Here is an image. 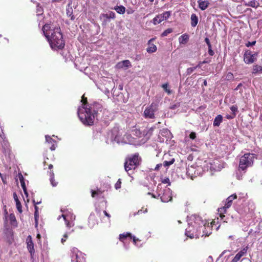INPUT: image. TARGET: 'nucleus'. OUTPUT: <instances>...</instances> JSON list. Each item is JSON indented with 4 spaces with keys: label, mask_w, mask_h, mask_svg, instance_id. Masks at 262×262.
<instances>
[{
    "label": "nucleus",
    "mask_w": 262,
    "mask_h": 262,
    "mask_svg": "<svg viewBox=\"0 0 262 262\" xmlns=\"http://www.w3.org/2000/svg\"><path fill=\"white\" fill-rule=\"evenodd\" d=\"M42 30L52 49L57 50L64 48V41L59 27H54L51 24H45Z\"/></svg>",
    "instance_id": "obj_1"
},
{
    "label": "nucleus",
    "mask_w": 262,
    "mask_h": 262,
    "mask_svg": "<svg viewBox=\"0 0 262 262\" xmlns=\"http://www.w3.org/2000/svg\"><path fill=\"white\" fill-rule=\"evenodd\" d=\"M86 101V98H85L83 95L81 100L82 106L79 107L77 113L79 119L83 124L85 125H92L94 123L96 113L99 110L101 111L102 105L98 103H95L93 104V110H92V108L88 107Z\"/></svg>",
    "instance_id": "obj_2"
},
{
    "label": "nucleus",
    "mask_w": 262,
    "mask_h": 262,
    "mask_svg": "<svg viewBox=\"0 0 262 262\" xmlns=\"http://www.w3.org/2000/svg\"><path fill=\"white\" fill-rule=\"evenodd\" d=\"M92 196L93 198L102 200V201H100V205L97 204L96 205V214L101 220L102 222H109L111 216L104 209L106 202L103 200L102 191L100 189H97L96 191L92 190Z\"/></svg>",
    "instance_id": "obj_3"
},
{
    "label": "nucleus",
    "mask_w": 262,
    "mask_h": 262,
    "mask_svg": "<svg viewBox=\"0 0 262 262\" xmlns=\"http://www.w3.org/2000/svg\"><path fill=\"white\" fill-rule=\"evenodd\" d=\"M141 158L139 153L128 156L125 160L124 168L125 171L130 174L134 172V171L140 165L141 162Z\"/></svg>",
    "instance_id": "obj_4"
},
{
    "label": "nucleus",
    "mask_w": 262,
    "mask_h": 262,
    "mask_svg": "<svg viewBox=\"0 0 262 262\" xmlns=\"http://www.w3.org/2000/svg\"><path fill=\"white\" fill-rule=\"evenodd\" d=\"M102 84H97V88L103 92L108 97L111 98V96L114 97V92L113 90L115 88V82L112 78H103Z\"/></svg>",
    "instance_id": "obj_5"
},
{
    "label": "nucleus",
    "mask_w": 262,
    "mask_h": 262,
    "mask_svg": "<svg viewBox=\"0 0 262 262\" xmlns=\"http://www.w3.org/2000/svg\"><path fill=\"white\" fill-rule=\"evenodd\" d=\"M256 155L254 154L246 153L239 159V170L244 171L253 165L254 160L256 159Z\"/></svg>",
    "instance_id": "obj_6"
},
{
    "label": "nucleus",
    "mask_w": 262,
    "mask_h": 262,
    "mask_svg": "<svg viewBox=\"0 0 262 262\" xmlns=\"http://www.w3.org/2000/svg\"><path fill=\"white\" fill-rule=\"evenodd\" d=\"M215 222L213 221L210 223V225L208 224L207 226L204 225L201 226H195V232H196V234L198 235V238L200 236L202 237L204 235L208 236L211 233V228L215 225Z\"/></svg>",
    "instance_id": "obj_7"
},
{
    "label": "nucleus",
    "mask_w": 262,
    "mask_h": 262,
    "mask_svg": "<svg viewBox=\"0 0 262 262\" xmlns=\"http://www.w3.org/2000/svg\"><path fill=\"white\" fill-rule=\"evenodd\" d=\"M159 100H157L153 102L150 105L146 107L144 112V116L146 119H154L155 118V113L158 110Z\"/></svg>",
    "instance_id": "obj_8"
},
{
    "label": "nucleus",
    "mask_w": 262,
    "mask_h": 262,
    "mask_svg": "<svg viewBox=\"0 0 262 262\" xmlns=\"http://www.w3.org/2000/svg\"><path fill=\"white\" fill-rule=\"evenodd\" d=\"M257 52H252L250 50H246L244 54V61L246 64H252L257 59Z\"/></svg>",
    "instance_id": "obj_9"
},
{
    "label": "nucleus",
    "mask_w": 262,
    "mask_h": 262,
    "mask_svg": "<svg viewBox=\"0 0 262 262\" xmlns=\"http://www.w3.org/2000/svg\"><path fill=\"white\" fill-rule=\"evenodd\" d=\"M236 198L237 195L236 194H233L230 195L226 199L224 206L219 209V211L220 212V216L222 219L225 217V215L223 214L226 212V209L229 208L232 205L233 201Z\"/></svg>",
    "instance_id": "obj_10"
},
{
    "label": "nucleus",
    "mask_w": 262,
    "mask_h": 262,
    "mask_svg": "<svg viewBox=\"0 0 262 262\" xmlns=\"http://www.w3.org/2000/svg\"><path fill=\"white\" fill-rule=\"evenodd\" d=\"M71 257L72 262H83V256L81 252L75 247L71 249Z\"/></svg>",
    "instance_id": "obj_11"
},
{
    "label": "nucleus",
    "mask_w": 262,
    "mask_h": 262,
    "mask_svg": "<svg viewBox=\"0 0 262 262\" xmlns=\"http://www.w3.org/2000/svg\"><path fill=\"white\" fill-rule=\"evenodd\" d=\"M61 216L63 218L68 227L70 228L74 225L73 221L75 220L76 216L73 213L67 211L63 212Z\"/></svg>",
    "instance_id": "obj_12"
},
{
    "label": "nucleus",
    "mask_w": 262,
    "mask_h": 262,
    "mask_svg": "<svg viewBox=\"0 0 262 262\" xmlns=\"http://www.w3.org/2000/svg\"><path fill=\"white\" fill-rule=\"evenodd\" d=\"M171 13L170 11H165L162 14H159L154 17L152 19V23L154 25H157L162 21L167 19L170 16Z\"/></svg>",
    "instance_id": "obj_13"
},
{
    "label": "nucleus",
    "mask_w": 262,
    "mask_h": 262,
    "mask_svg": "<svg viewBox=\"0 0 262 262\" xmlns=\"http://www.w3.org/2000/svg\"><path fill=\"white\" fill-rule=\"evenodd\" d=\"M195 227L194 226H189L185 230V235L190 238H198V235L196 234Z\"/></svg>",
    "instance_id": "obj_14"
},
{
    "label": "nucleus",
    "mask_w": 262,
    "mask_h": 262,
    "mask_svg": "<svg viewBox=\"0 0 262 262\" xmlns=\"http://www.w3.org/2000/svg\"><path fill=\"white\" fill-rule=\"evenodd\" d=\"M132 239L134 243L136 244L138 239H136L135 236H132L130 233H123L119 235V239L123 243L125 242L127 239L130 241Z\"/></svg>",
    "instance_id": "obj_15"
},
{
    "label": "nucleus",
    "mask_w": 262,
    "mask_h": 262,
    "mask_svg": "<svg viewBox=\"0 0 262 262\" xmlns=\"http://www.w3.org/2000/svg\"><path fill=\"white\" fill-rule=\"evenodd\" d=\"M26 243L27 245V249L31 255L32 256L34 254L35 250L34 249V244L31 235L27 236L26 239Z\"/></svg>",
    "instance_id": "obj_16"
},
{
    "label": "nucleus",
    "mask_w": 262,
    "mask_h": 262,
    "mask_svg": "<svg viewBox=\"0 0 262 262\" xmlns=\"http://www.w3.org/2000/svg\"><path fill=\"white\" fill-rule=\"evenodd\" d=\"M248 249V246H246V247L242 249L239 252H238L236 254L235 257L231 260V262H237L242 256H243L247 253Z\"/></svg>",
    "instance_id": "obj_17"
},
{
    "label": "nucleus",
    "mask_w": 262,
    "mask_h": 262,
    "mask_svg": "<svg viewBox=\"0 0 262 262\" xmlns=\"http://www.w3.org/2000/svg\"><path fill=\"white\" fill-rule=\"evenodd\" d=\"M160 199L163 202H168L172 200V196L168 190H164V192L160 196Z\"/></svg>",
    "instance_id": "obj_18"
},
{
    "label": "nucleus",
    "mask_w": 262,
    "mask_h": 262,
    "mask_svg": "<svg viewBox=\"0 0 262 262\" xmlns=\"http://www.w3.org/2000/svg\"><path fill=\"white\" fill-rule=\"evenodd\" d=\"M132 66L131 63L129 61V60H125L123 61H122L121 62H119L117 63V64L116 65V67L117 68H125V69H127L129 67H130Z\"/></svg>",
    "instance_id": "obj_19"
},
{
    "label": "nucleus",
    "mask_w": 262,
    "mask_h": 262,
    "mask_svg": "<svg viewBox=\"0 0 262 262\" xmlns=\"http://www.w3.org/2000/svg\"><path fill=\"white\" fill-rule=\"evenodd\" d=\"M154 40L155 38H151L148 42V47L147 48L146 51L149 53H154L157 51L156 46L152 43V41Z\"/></svg>",
    "instance_id": "obj_20"
},
{
    "label": "nucleus",
    "mask_w": 262,
    "mask_h": 262,
    "mask_svg": "<svg viewBox=\"0 0 262 262\" xmlns=\"http://www.w3.org/2000/svg\"><path fill=\"white\" fill-rule=\"evenodd\" d=\"M46 141L49 144H51V146L50 148L51 150H54L56 147V142L53 140L50 136L46 135L45 136Z\"/></svg>",
    "instance_id": "obj_21"
},
{
    "label": "nucleus",
    "mask_w": 262,
    "mask_h": 262,
    "mask_svg": "<svg viewBox=\"0 0 262 262\" xmlns=\"http://www.w3.org/2000/svg\"><path fill=\"white\" fill-rule=\"evenodd\" d=\"M198 3L199 8L202 10L206 9L209 5V3L207 1L199 0Z\"/></svg>",
    "instance_id": "obj_22"
},
{
    "label": "nucleus",
    "mask_w": 262,
    "mask_h": 262,
    "mask_svg": "<svg viewBox=\"0 0 262 262\" xmlns=\"http://www.w3.org/2000/svg\"><path fill=\"white\" fill-rule=\"evenodd\" d=\"M89 226L90 228H93L94 225L97 224V221L95 219L94 214L91 213L89 217Z\"/></svg>",
    "instance_id": "obj_23"
},
{
    "label": "nucleus",
    "mask_w": 262,
    "mask_h": 262,
    "mask_svg": "<svg viewBox=\"0 0 262 262\" xmlns=\"http://www.w3.org/2000/svg\"><path fill=\"white\" fill-rule=\"evenodd\" d=\"M66 13L68 17H71V20H74L75 17L73 15V9L71 6V3H69L66 9Z\"/></svg>",
    "instance_id": "obj_24"
},
{
    "label": "nucleus",
    "mask_w": 262,
    "mask_h": 262,
    "mask_svg": "<svg viewBox=\"0 0 262 262\" xmlns=\"http://www.w3.org/2000/svg\"><path fill=\"white\" fill-rule=\"evenodd\" d=\"M13 198L16 203V206L17 208V210L19 212L21 213L22 212V209H21V205L19 201L18 197L17 196V194L15 192L13 193Z\"/></svg>",
    "instance_id": "obj_25"
},
{
    "label": "nucleus",
    "mask_w": 262,
    "mask_h": 262,
    "mask_svg": "<svg viewBox=\"0 0 262 262\" xmlns=\"http://www.w3.org/2000/svg\"><path fill=\"white\" fill-rule=\"evenodd\" d=\"M116 99L118 102L125 103L127 101L128 97H125L122 93H120L117 95Z\"/></svg>",
    "instance_id": "obj_26"
},
{
    "label": "nucleus",
    "mask_w": 262,
    "mask_h": 262,
    "mask_svg": "<svg viewBox=\"0 0 262 262\" xmlns=\"http://www.w3.org/2000/svg\"><path fill=\"white\" fill-rule=\"evenodd\" d=\"M189 40V35L187 34L182 35L179 38V41L180 44L185 45Z\"/></svg>",
    "instance_id": "obj_27"
},
{
    "label": "nucleus",
    "mask_w": 262,
    "mask_h": 262,
    "mask_svg": "<svg viewBox=\"0 0 262 262\" xmlns=\"http://www.w3.org/2000/svg\"><path fill=\"white\" fill-rule=\"evenodd\" d=\"M223 121V117L221 115H218L214 119L213 121L214 126H219Z\"/></svg>",
    "instance_id": "obj_28"
},
{
    "label": "nucleus",
    "mask_w": 262,
    "mask_h": 262,
    "mask_svg": "<svg viewBox=\"0 0 262 262\" xmlns=\"http://www.w3.org/2000/svg\"><path fill=\"white\" fill-rule=\"evenodd\" d=\"M154 129V127H151L150 128H146L143 130V136L147 139L150 138L152 134V132Z\"/></svg>",
    "instance_id": "obj_29"
},
{
    "label": "nucleus",
    "mask_w": 262,
    "mask_h": 262,
    "mask_svg": "<svg viewBox=\"0 0 262 262\" xmlns=\"http://www.w3.org/2000/svg\"><path fill=\"white\" fill-rule=\"evenodd\" d=\"M245 5L256 8L259 6V3L255 0H252L248 3H245Z\"/></svg>",
    "instance_id": "obj_30"
},
{
    "label": "nucleus",
    "mask_w": 262,
    "mask_h": 262,
    "mask_svg": "<svg viewBox=\"0 0 262 262\" xmlns=\"http://www.w3.org/2000/svg\"><path fill=\"white\" fill-rule=\"evenodd\" d=\"M252 73L254 74L262 73V67L257 64L254 65L252 69Z\"/></svg>",
    "instance_id": "obj_31"
},
{
    "label": "nucleus",
    "mask_w": 262,
    "mask_h": 262,
    "mask_svg": "<svg viewBox=\"0 0 262 262\" xmlns=\"http://www.w3.org/2000/svg\"><path fill=\"white\" fill-rule=\"evenodd\" d=\"M198 23V18L195 14H192L191 15V25L192 27H194L196 26Z\"/></svg>",
    "instance_id": "obj_32"
},
{
    "label": "nucleus",
    "mask_w": 262,
    "mask_h": 262,
    "mask_svg": "<svg viewBox=\"0 0 262 262\" xmlns=\"http://www.w3.org/2000/svg\"><path fill=\"white\" fill-rule=\"evenodd\" d=\"M49 175H50V181L51 185L53 187H55L57 185V183L55 182L54 174L53 173V171H50L49 172Z\"/></svg>",
    "instance_id": "obj_33"
},
{
    "label": "nucleus",
    "mask_w": 262,
    "mask_h": 262,
    "mask_svg": "<svg viewBox=\"0 0 262 262\" xmlns=\"http://www.w3.org/2000/svg\"><path fill=\"white\" fill-rule=\"evenodd\" d=\"M125 8L123 6L116 7V11L119 14H124L125 12Z\"/></svg>",
    "instance_id": "obj_34"
},
{
    "label": "nucleus",
    "mask_w": 262,
    "mask_h": 262,
    "mask_svg": "<svg viewBox=\"0 0 262 262\" xmlns=\"http://www.w3.org/2000/svg\"><path fill=\"white\" fill-rule=\"evenodd\" d=\"M38 207L36 206V205L35 206V213H34V218H35V226L37 227L38 225V218L39 217V214H38Z\"/></svg>",
    "instance_id": "obj_35"
},
{
    "label": "nucleus",
    "mask_w": 262,
    "mask_h": 262,
    "mask_svg": "<svg viewBox=\"0 0 262 262\" xmlns=\"http://www.w3.org/2000/svg\"><path fill=\"white\" fill-rule=\"evenodd\" d=\"M8 220L10 221L11 225H14L16 222V218L14 214L11 213L8 216Z\"/></svg>",
    "instance_id": "obj_36"
},
{
    "label": "nucleus",
    "mask_w": 262,
    "mask_h": 262,
    "mask_svg": "<svg viewBox=\"0 0 262 262\" xmlns=\"http://www.w3.org/2000/svg\"><path fill=\"white\" fill-rule=\"evenodd\" d=\"M103 17L110 19L111 18H113L115 17V14L113 12H109L106 14H104L103 15Z\"/></svg>",
    "instance_id": "obj_37"
},
{
    "label": "nucleus",
    "mask_w": 262,
    "mask_h": 262,
    "mask_svg": "<svg viewBox=\"0 0 262 262\" xmlns=\"http://www.w3.org/2000/svg\"><path fill=\"white\" fill-rule=\"evenodd\" d=\"M175 161V160L174 158H172L170 161H165L163 162V165L165 167H168L171 165H172Z\"/></svg>",
    "instance_id": "obj_38"
},
{
    "label": "nucleus",
    "mask_w": 262,
    "mask_h": 262,
    "mask_svg": "<svg viewBox=\"0 0 262 262\" xmlns=\"http://www.w3.org/2000/svg\"><path fill=\"white\" fill-rule=\"evenodd\" d=\"M172 29L171 28H168L166 30H165L162 34H161V36L162 37H164V36H166L168 34L171 33V32H172Z\"/></svg>",
    "instance_id": "obj_39"
},
{
    "label": "nucleus",
    "mask_w": 262,
    "mask_h": 262,
    "mask_svg": "<svg viewBox=\"0 0 262 262\" xmlns=\"http://www.w3.org/2000/svg\"><path fill=\"white\" fill-rule=\"evenodd\" d=\"M0 137L2 138V139L4 140V145L6 147H7L8 144L7 141H5L4 140L5 137L4 133H3V131L2 130L0 131Z\"/></svg>",
    "instance_id": "obj_40"
},
{
    "label": "nucleus",
    "mask_w": 262,
    "mask_h": 262,
    "mask_svg": "<svg viewBox=\"0 0 262 262\" xmlns=\"http://www.w3.org/2000/svg\"><path fill=\"white\" fill-rule=\"evenodd\" d=\"M4 220H5V222L6 223L8 222V216L9 215H8V212L6 209V206H4Z\"/></svg>",
    "instance_id": "obj_41"
},
{
    "label": "nucleus",
    "mask_w": 262,
    "mask_h": 262,
    "mask_svg": "<svg viewBox=\"0 0 262 262\" xmlns=\"http://www.w3.org/2000/svg\"><path fill=\"white\" fill-rule=\"evenodd\" d=\"M237 106L235 105H232L231 107H230V110H231V111L232 112V115L234 114L235 115V116H236V113L237 112Z\"/></svg>",
    "instance_id": "obj_42"
},
{
    "label": "nucleus",
    "mask_w": 262,
    "mask_h": 262,
    "mask_svg": "<svg viewBox=\"0 0 262 262\" xmlns=\"http://www.w3.org/2000/svg\"><path fill=\"white\" fill-rule=\"evenodd\" d=\"M196 69V67H191L187 69V74L190 75L191 74L195 69Z\"/></svg>",
    "instance_id": "obj_43"
},
{
    "label": "nucleus",
    "mask_w": 262,
    "mask_h": 262,
    "mask_svg": "<svg viewBox=\"0 0 262 262\" xmlns=\"http://www.w3.org/2000/svg\"><path fill=\"white\" fill-rule=\"evenodd\" d=\"M37 15L38 16L41 15L42 14V9L40 7L37 6Z\"/></svg>",
    "instance_id": "obj_44"
},
{
    "label": "nucleus",
    "mask_w": 262,
    "mask_h": 262,
    "mask_svg": "<svg viewBox=\"0 0 262 262\" xmlns=\"http://www.w3.org/2000/svg\"><path fill=\"white\" fill-rule=\"evenodd\" d=\"M162 183L164 184H168V185H170V182L169 178H166L162 180Z\"/></svg>",
    "instance_id": "obj_45"
},
{
    "label": "nucleus",
    "mask_w": 262,
    "mask_h": 262,
    "mask_svg": "<svg viewBox=\"0 0 262 262\" xmlns=\"http://www.w3.org/2000/svg\"><path fill=\"white\" fill-rule=\"evenodd\" d=\"M121 179H118L117 182L116 183V189H119L121 187Z\"/></svg>",
    "instance_id": "obj_46"
},
{
    "label": "nucleus",
    "mask_w": 262,
    "mask_h": 262,
    "mask_svg": "<svg viewBox=\"0 0 262 262\" xmlns=\"http://www.w3.org/2000/svg\"><path fill=\"white\" fill-rule=\"evenodd\" d=\"M255 43H256V41H255V40H254V41H252V42L248 41V42H247V43H246V45H246V46L247 47H250V46H254V45H255Z\"/></svg>",
    "instance_id": "obj_47"
},
{
    "label": "nucleus",
    "mask_w": 262,
    "mask_h": 262,
    "mask_svg": "<svg viewBox=\"0 0 262 262\" xmlns=\"http://www.w3.org/2000/svg\"><path fill=\"white\" fill-rule=\"evenodd\" d=\"M115 140V138H114L113 136V134H112V135H111V138L110 139V140H108L107 139L106 140V143H107V144H111V143H114V141Z\"/></svg>",
    "instance_id": "obj_48"
},
{
    "label": "nucleus",
    "mask_w": 262,
    "mask_h": 262,
    "mask_svg": "<svg viewBox=\"0 0 262 262\" xmlns=\"http://www.w3.org/2000/svg\"><path fill=\"white\" fill-rule=\"evenodd\" d=\"M189 137L191 139L194 140L196 138V134L194 132H191L189 135Z\"/></svg>",
    "instance_id": "obj_49"
},
{
    "label": "nucleus",
    "mask_w": 262,
    "mask_h": 262,
    "mask_svg": "<svg viewBox=\"0 0 262 262\" xmlns=\"http://www.w3.org/2000/svg\"><path fill=\"white\" fill-rule=\"evenodd\" d=\"M0 177H1V179H2V180L4 184H6V177L5 176H4L1 172H0Z\"/></svg>",
    "instance_id": "obj_50"
},
{
    "label": "nucleus",
    "mask_w": 262,
    "mask_h": 262,
    "mask_svg": "<svg viewBox=\"0 0 262 262\" xmlns=\"http://www.w3.org/2000/svg\"><path fill=\"white\" fill-rule=\"evenodd\" d=\"M162 88L165 90V91L167 92L168 94L170 93V91L169 90L167 89V84H163L162 85Z\"/></svg>",
    "instance_id": "obj_51"
},
{
    "label": "nucleus",
    "mask_w": 262,
    "mask_h": 262,
    "mask_svg": "<svg viewBox=\"0 0 262 262\" xmlns=\"http://www.w3.org/2000/svg\"><path fill=\"white\" fill-rule=\"evenodd\" d=\"M20 184H21V186L23 189V191H26V189H27L26 187V185H25V181L23 182L21 181V182L20 183Z\"/></svg>",
    "instance_id": "obj_52"
},
{
    "label": "nucleus",
    "mask_w": 262,
    "mask_h": 262,
    "mask_svg": "<svg viewBox=\"0 0 262 262\" xmlns=\"http://www.w3.org/2000/svg\"><path fill=\"white\" fill-rule=\"evenodd\" d=\"M208 54L210 56H213L214 55V51L212 50V48L211 49H208Z\"/></svg>",
    "instance_id": "obj_53"
},
{
    "label": "nucleus",
    "mask_w": 262,
    "mask_h": 262,
    "mask_svg": "<svg viewBox=\"0 0 262 262\" xmlns=\"http://www.w3.org/2000/svg\"><path fill=\"white\" fill-rule=\"evenodd\" d=\"M163 165L162 164L160 163V164H158L156 167L155 168V170H158L160 168V167H161Z\"/></svg>",
    "instance_id": "obj_54"
},
{
    "label": "nucleus",
    "mask_w": 262,
    "mask_h": 262,
    "mask_svg": "<svg viewBox=\"0 0 262 262\" xmlns=\"http://www.w3.org/2000/svg\"><path fill=\"white\" fill-rule=\"evenodd\" d=\"M235 115L233 114L232 115H227L226 116V118L228 119H233L235 117Z\"/></svg>",
    "instance_id": "obj_55"
},
{
    "label": "nucleus",
    "mask_w": 262,
    "mask_h": 262,
    "mask_svg": "<svg viewBox=\"0 0 262 262\" xmlns=\"http://www.w3.org/2000/svg\"><path fill=\"white\" fill-rule=\"evenodd\" d=\"M18 178H19V181H20V182L21 183V181L23 182L24 181V177L23 176V175L21 174H19V176H18Z\"/></svg>",
    "instance_id": "obj_56"
},
{
    "label": "nucleus",
    "mask_w": 262,
    "mask_h": 262,
    "mask_svg": "<svg viewBox=\"0 0 262 262\" xmlns=\"http://www.w3.org/2000/svg\"><path fill=\"white\" fill-rule=\"evenodd\" d=\"M205 41L207 45L210 43V40H209V38L207 37H206L205 38Z\"/></svg>",
    "instance_id": "obj_57"
},
{
    "label": "nucleus",
    "mask_w": 262,
    "mask_h": 262,
    "mask_svg": "<svg viewBox=\"0 0 262 262\" xmlns=\"http://www.w3.org/2000/svg\"><path fill=\"white\" fill-rule=\"evenodd\" d=\"M126 11L127 14H132L134 12L132 9H127Z\"/></svg>",
    "instance_id": "obj_58"
},
{
    "label": "nucleus",
    "mask_w": 262,
    "mask_h": 262,
    "mask_svg": "<svg viewBox=\"0 0 262 262\" xmlns=\"http://www.w3.org/2000/svg\"><path fill=\"white\" fill-rule=\"evenodd\" d=\"M147 194L149 195H151V196L154 198H156V196H155V195L152 193H151L150 192H148Z\"/></svg>",
    "instance_id": "obj_59"
},
{
    "label": "nucleus",
    "mask_w": 262,
    "mask_h": 262,
    "mask_svg": "<svg viewBox=\"0 0 262 262\" xmlns=\"http://www.w3.org/2000/svg\"><path fill=\"white\" fill-rule=\"evenodd\" d=\"M66 238H64L63 237V238H61V242L62 244H63V243H64V242H66Z\"/></svg>",
    "instance_id": "obj_60"
},
{
    "label": "nucleus",
    "mask_w": 262,
    "mask_h": 262,
    "mask_svg": "<svg viewBox=\"0 0 262 262\" xmlns=\"http://www.w3.org/2000/svg\"><path fill=\"white\" fill-rule=\"evenodd\" d=\"M203 85L204 86H207V82L206 80H204Z\"/></svg>",
    "instance_id": "obj_61"
},
{
    "label": "nucleus",
    "mask_w": 262,
    "mask_h": 262,
    "mask_svg": "<svg viewBox=\"0 0 262 262\" xmlns=\"http://www.w3.org/2000/svg\"><path fill=\"white\" fill-rule=\"evenodd\" d=\"M202 65V63H201V62H199V63L195 67L197 68H201V66Z\"/></svg>",
    "instance_id": "obj_62"
},
{
    "label": "nucleus",
    "mask_w": 262,
    "mask_h": 262,
    "mask_svg": "<svg viewBox=\"0 0 262 262\" xmlns=\"http://www.w3.org/2000/svg\"><path fill=\"white\" fill-rule=\"evenodd\" d=\"M202 65V63H201V62H199V63L195 67L197 68H201V66Z\"/></svg>",
    "instance_id": "obj_63"
},
{
    "label": "nucleus",
    "mask_w": 262,
    "mask_h": 262,
    "mask_svg": "<svg viewBox=\"0 0 262 262\" xmlns=\"http://www.w3.org/2000/svg\"><path fill=\"white\" fill-rule=\"evenodd\" d=\"M68 233H65V234H64V235H63V237L67 239V238H68Z\"/></svg>",
    "instance_id": "obj_64"
}]
</instances>
